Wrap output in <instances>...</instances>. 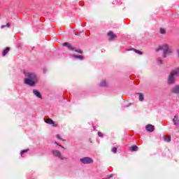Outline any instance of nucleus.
Masks as SVG:
<instances>
[{
	"label": "nucleus",
	"instance_id": "nucleus-24",
	"mask_svg": "<svg viewBox=\"0 0 179 179\" xmlns=\"http://www.w3.org/2000/svg\"><path fill=\"white\" fill-rule=\"evenodd\" d=\"M27 152H29V150H24L21 151L20 152L21 156L23 155V153H27Z\"/></svg>",
	"mask_w": 179,
	"mask_h": 179
},
{
	"label": "nucleus",
	"instance_id": "nucleus-6",
	"mask_svg": "<svg viewBox=\"0 0 179 179\" xmlns=\"http://www.w3.org/2000/svg\"><path fill=\"white\" fill-rule=\"evenodd\" d=\"M171 93L172 94H179V85H176L171 89Z\"/></svg>",
	"mask_w": 179,
	"mask_h": 179
},
{
	"label": "nucleus",
	"instance_id": "nucleus-8",
	"mask_svg": "<svg viewBox=\"0 0 179 179\" xmlns=\"http://www.w3.org/2000/svg\"><path fill=\"white\" fill-rule=\"evenodd\" d=\"M108 36L110 37L109 41H113L114 38H117V35L113 34V31H109Z\"/></svg>",
	"mask_w": 179,
	"mask_h": 179
},
{
	"label": "nucleus",
	"instance_id": "nucleus-17",
	"mask_svg": "<svg viewBox=\"0 0 179 179\" xmlns=\"http://www.w3.org/2000/svg\"><path fill=\"white\" fill-rule=\"evenodd\" d=\"M130 150H131V152H137V150H138V146H136V145H133V146H131V147L130 148Z\"/></svg>",
	"mask_w": 179,
	"mask_h": 179
},
{
	"label": "nucleus",
	"instance_id": "nucleus-29",
	"mask_svg": "<svg viewBox=\"0 0 179 179\" xmlns=\"http://www.w3.org/2000/svg\"><path fill=\"white\" fill-rule=\"evenodd\" d=\"M59 147H60V148H64V146H62V145H59Z\"/></svg>",
	"mask_w": 179,
	"mask_h": 179
},
{
	"label": "nucleus",
	"instance_id": "nucleus-10",
	"mask_svg": "<svg viewBox=\"0 0 179 179\" xmlns=\"http://www.w3.org/2000/svg\"><path fill=\"white\" fill-rule=\"evenodd\" d=\"M171 73L174 76H179V67L174 69L171 71Z\"/></svg>",
	"mask_w": 179,
	"mask_h": 179
},
{
	"label": "nucleus",
	"instance_id": "nucleus-16",
	"mask_svg": "<svg viewBox=\"0 0 179 179\" xmlns=\"http://www.w3.org/2000/svg\"><path fill=\"white\" fill-rule=\"evenodd\" d=\"M10 50V49L9 48H6V49H4L2 53L3 57H5V55H6V54L9 52Z\"/></svg>",
	"mask_w": 179,
	"mask_h": 179
},
{
	"label": "nucleus",
	"instance_id": "nucleus-23",
	"mask_svg": "<svg viewBox=\"0 0 179 179\" xmlns=\"http://www.w3.org/2000/svg\"><path fill=\"white\" fill-rule=\"evenodd\" d=\"M56 138H57L58 139H60V141H65L64 138H61V135H59V134H57L56 136Z\"/></svg>",
	"mask_w": 179,
	"mask_h": 179
},
{
	"label": "nucleus",
	"instance_id": "nucleus-18",
	"mask_svg": "<svg viewBox=\"0 0 179 179\" xmlns=\"http://www.w3.org/2000/svg\"><path fill=\"white\" fill-rule=\"evenodd\" d=\"M138 95H139V96H138L139 101H143V100H144L143 94H142V93H138Z\"/></svg>",
	"mask_w": 179,
	"mask_h": 179
},
{
	"label": "nucleus",
	"instance_id": "nucleus-1",
	"mask_svg": "<svg viewBox=\"0 0 179 179\" xmlns=\"http://www.w3.org/2000/svg\"><path fill=\"white\" fill-rule=\"evenodd\" d=\"M25 78L24 79V83L31 87H34L37 83L38 82V77L35 73L25 72Z\"/></svg>",
	"mask_w": 179,
	"mask_h": 179
},
{
	"label": "nucleus",
	"instance_id": "nucleus-9",
	"mask_svg": "<svg viewBox=\"0 0 179 179\" xmlns=\"http://www.w3.org/2000/svg\"><path fill=\"white\" fill-rule=\"evenodd\" d=\"M63 46L67 47V48H69V50H70L71 51H73V50H75V48L73 47V45H71V43H64Z\"/></svg>",
	"mask_w": 179,
	"mask_h": 179
},
{
	"label": "nucleus",
	"instance_id": "nucleus-27",
	"mask_svg": "<svg viewBox=\"0 0 179 179\" xmlns=\"http://www.w3.org/2000/svg\"><path fill=\"white\" fill-rule=\"evenodd\" d=\"M98 136H99L100 138H103V133H101V132H98Z\"/></svg>",
	"mask_w": 179,
	"mask_h": 179
},
{
	"label": "nucleus",
	"instance_id": "nucleus-7",
	"mask_svg": "<svg viewBox=\"0 0 179 179\" xmlns=\"http://www.w3.org/2000/svg\"><path fill=\"white\" fill-rule=\"evenodd\" d=\"M145 129L148 132H153L155 131V126L153 124H148L145 126Z\"/></svg>",
	"mask_w": 179,
	"mask_h": 179
},
{
	"label": "nucleus",
	"instance_id": "nucleus-14",
	"mask_svg": "<svg viewBox=\"0 0 179 179\" xmlns=\"http://www.w3.org/2000/svg\"><path fill=\"white\" fill-rule=\"evenodd\" d=\"M127 51H134V52H136V54H138L139 55H142L143 52L141 51H139L136 49H134V48H131V49H128Z\"/></svg>",
	"mask_w": 179,
	"mask_h": 179
},
{
	"label": "nucleus",
	"instance_id": "nucleus-30",
	"mask_svg": "<svg viewBox=\"0 0 179 179\" xmlns=\"http://www.w3.org/2000/svg\"><path fill=\"white\" fill-rule=\"evenodd\" d=\"M55 144H56V145H58V143H57V142H55Z\"/></svg>",
	"mask_w": 179,
	"mask_h": 179
},
{
	"label": "nucleus",
	"instance_id": "nucleus-11",
	"mask_svg": "<svg viewBox=\"0 0 179 179\" xmlns=\"http://www.w3.org/2000/svg\"><path fill=\"white\" fill-rule=\"evenodd\" d=\"M44 121L45 122H46V124H49L50 125H52L53 127H57V125L55 124V123L53 122L52 119H48V120L44 119Z\"/></svg>",
	"mask_w": 179,
	"mask_h": 179
},
{
	"label": "nucleus",
	"instance_id": "nucleus-2",
	"mask_svg": "<svg viewBox=\"0 0 179 179\" xmlns=\"http://www.w3.org/2000/svg\"><path fill=\"white\" fill-rule=\"evenodd\" d=\"M160 50H164L163 58H166L167 55L173 52V50L171 48H170V46L167 43H164L163 45H159L156 49V51H160Z\"/></svg>",
	"mask_w": 179,
	"mask_h": 179
},
{
	"label": "nucleus",
	"instance_id": "nucleus-4",
	"mask_svg": "<svg viewBox=\"0 0 179 179\" xmlns=\"http://www.w3.org/2000/svg\"><path fill=\"white\" fill-rule=\"evenodd\" d=\"M52 153L55 157H58L60 160H64L65 157L61 154V152L58 150H53L52 151Z\"/></svg>",
	"mask_w": 179,
	"mask_h": 179
},
{
	"label": "nucleus",
	"instance_id": "nucleus-15",
	"mask_svg": "<svg viewBox=\"0 0 179 179\" xmlns=\"http://www.w3.org/2000/svg\"><path fill=\"white\" fill-rule=\"evenodd\" d=\"M71 57L73 58H76L77 59H80V61L83 60L84 57L82 55H72Z\"/></svg>",
	"mask_w": 179,
	"mask_h": 179
},
{
	"label": "nucleus",
	"instance_id": "nucleus-25",
	"mask_svg": "<svg viewBox=\"0 0 179 179\" xmlns=\"http://www.w3.org/2000/svg\"><path fill=\"white\" fill-rule=\"evenodd\" d=\"M75 52H78V54H83V51L81 50H76Z\"/></svg>",
	"mask_w": 179,
	"mask_h": 179
},
{
	"label": "nucleus",
	"instance_id": "nucleus-12",
	"mask_svg": "<svg viewBox=\"0 0 179 179\" xmlns=\"http://www.w3.org/2000/svg\"><path fill=\"white\" fill-rule=\"evenodd\" d=\"M173 122L174 125H176V127H178V125H179L178 115L174 116V118L173 119Z\"/></svg>",
	"mask_w": 179,
	"mask_h": 179
},
{
	"label": "nucleus",
	"instance_id": "nucleus-19",
	"mask_svg": "<svg viewBox=\"0 0 179 179\" xmlns=\"http://www.w3.org/2000/svg\"><path fill=\"white\" fill-rule=\"evenodd\" d=\"M100 86H101V87H104L107 86V82H106L104 80L101 81L100 83Z\"/></svg>",
	"mask_w": 179,
	"mask_h": 179
},
{
	"label": "nucleus",
	"instance_id": "nucleus-28",
	"mask_svg": "<svg viewBox=\"0 0 179 179\" xmlns=\"http://www.w3.org/2000/svg\"><path fill=\"white\" fill-rule=\"evenodd\" d=\"M159 64H163V62L162 59L158 60Z\"/></svg>",
	"mask_w": 179,
	"mask_h": 179
},
{
	"label": "nucleus",
	"instance_id": "nucleus-3",
	"mask_svg": "<svg viewBox=\"0 0 179 179\" xmlns=\"http://www.w3.org/2000/svg\"><path fill=\"white\" fill-rule=\"evenodd\" d=\"M80 162H81L83 164H92V163H93V159L89 157H85L81 158L80 159Z\"/></svg>",
	"mask_w": 179,
	"mask_h": 179
},
{
	"label": "nucleus",
	"instance_id": "nucleus-5",
	"mask_svg": "<svg viewBox=\"0 0 179 179\" xmlns=\"http://www.w3.org/2000/svg\"><path fill=\"white\" fill-rule=\"evenodd\" d=\"M174 83H176V76L170 73L168 77V85H174Z\"/></svg>",
	"mask_w": 179,
	"mask_h": 179
},
{
	"label": "nucleus",
	"instance_id": "nucleus-26",
	"mask_svg": "<svg viewBox=\"0 0 179 179\" xmlns=\"http://www.w3.org/2000/svg\"><path fill=\"white\" fill-rule=\"evenodd\" d=\"M113 153H117V148L114 147L112 148Z\"/></svg>",
	"mask_w": 179,
	"mask_h": 179
},
{
	"label": "nucleus",
	"instance_id": "nucleus-21",
	"mask_svg": "<svg viewBox=\"0 0 179 179\" xmlns=\"http://www.w3.org/2000/svg\"><path fill=\"white\" fill-rule=\"evenodd\" d=\"M164 141H165V142H171V137L168 136V138H166V137H164Z\"/></svg>",
	"mask_w": 179,
	"mask_h": 179
},
{
	"label": "nucleus",
	"instance_id": "nucleus-13",
	"mask_svg": "<svg viewBox=\"0 0 179 179\" xmlns=\"http://www.w3.org/2000/svg\"><path fill=\"white\" fill-rule=\"evenodd\" d=\"M33 93H34V96L38 97V99H41V94L40 93V92H38L36 90H34Z\"/></svg>",
	"mask_w": 179,
	"mask_h": 179
},
{
	"label": "nucleus",
	"instance_id": "nucleus-20",
	"mask_svg": "<svg viewBox=\"0 0 179 179\" xmlns=\"http://www.w3.org/2000/svg\"><path fill=\"white\" fill-rule=\"evenodd\" d=\"M5 27H10V23H7L6 25L1 26V29H5Z\"/></svg>",
	"mask_w": 179,
	"mask_h": 179
},
{
	"label": "nucleus",
	"instance_id": "nucleus-22",
	"mask_svg": "<svg viewBox=\"0 0 179 179\" xmlns=\"http://www.w3.org/2000/svg\"><path fill=\"white\" fill-rule=\"evenodd\" d=\"M160 33H161V34H166V29L161 28Z\"/></svg>",
	"mask_w": 179,
	"mask_h": 179
}]
</instances>
